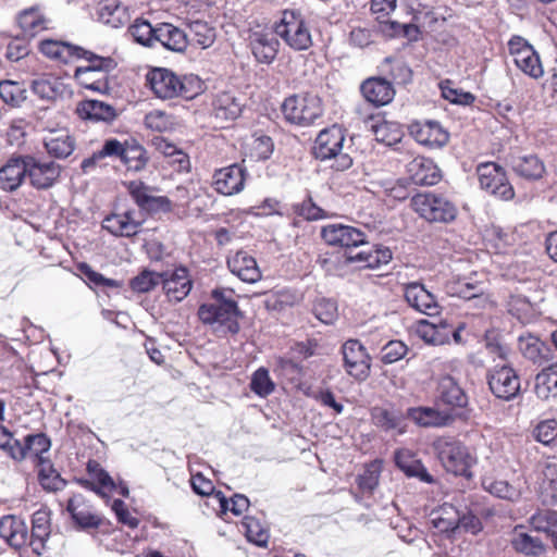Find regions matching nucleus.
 <instances>
[{
  "instance_id": "nucleus-1",
  "label": "nucleus",
  "mask_w": 557,
  "mask_h": 557,
  "mask_svg": "<svg viewBox=\"0 0 557 557\" xmlns=\"http://www.w3.org/2000/svg\"><path fill=\"white\" fill-rule=\"evenodd\" d=\"M212 302L203 304L198 309V317L205 324L224 327L235 334L239 331L237 318L239 310L234 299V292L226 288L212 290Z\"/></svg>"
},
{
  "instance_id": "nucleus-2",
  "label": "nucleus",
  "mask_w": 557,
  "mask_h": 557,
  "mask_svg": "<svg viewBox=\"0 0 557 557\" xmlns=\"http://www.w3.org/2000/svg\"><path fill=\"white\" fill-rule=\"evenodd\" d=\"M147 81L153 94L160 99H191L201 90V81L197 76L180 77L168 69L152 70L148 73Z\"/></svg>"
},
{
  "instance_id": "nucleus-3",
  "label": "nucleus",
  "mask_w": 557,
  "mask_h": 557,
  "mask_svg": "<svg viewBox=\"0 0 557 557\" xmlns=\"http://www.w3.org/2000/svg\"><path fill=\"white\" fill-rule=\"evenodd\" d=\"M50 446V440L44 433L27 435L24 444H22L24 459L30 460L38 468L41 485L47 490L58 491L64 487L66 482L53 469L46 457Z\"/></svg>"
},
{
  "instance_id": "nucleus-4",
  "label": "nucleus",
  "mask_w": 557,
  "mask_h": 557,
  "mask_svg": "<svg viewBox=\"0 0 557 557\" xmlns=\"http://www.w3.org/2000/svg\"><path fill=\"white\" fill-rule=\"evenodd\" d=\"M73 55L84 58L89 63L86 66L76 67L74 76L78 84L86 89L107 92L109 90L107 73L116 66L114 60L96 55L90 51L72 45Z\"/></svg>"
},
{
  "instance_id": "nucleus-5",
  "label": "nucleus",
  "mask_w": 557,
  "mask_h": 557,
  "mask_svg": "<svg viewBox=\"0 0 557 557\" xmlns=\"http://www.w3.org/2000/svg\"><path fill=\"white\" fill-rule=\"evenodd\" d=\"M274 32L294 51H305L313 45L310 24L299 11H283Z\"/></svg>"
},
{
  "instance_id": "nucleus-6",
  "label": "nucleus",
  "mask_w": 557,
  "mask_h": 557,
  "mask_svg": "<svg viewBox=\"0 0 557 557\" xmlns=\"http://www.w3.org/2000/svg\"><path fill=\"white\" fill-rule=\"evenodd\" d=\"M345 135L339 126L333 125L319 133L315 138L313 153L322 161L333 160L331 168L336 171H346L352 165V159L343 152Z\"/></svg>"
},
{
  "instance_id": "nucleus-7",
  "label": "nucleus",
  "mask_w": 557,
  "mask_h": 557,
  "mask_svg": "<svg viewBox=\"0 0 557 557\" xmlns=\"http://www.w3.org/2000/svg\"><path fill=\"white\" fill-rule=\"evenodd\" d=\"M413 210L429 222L448 223L457 215L456 206L442 195L435 193L418 194L411 199Z\"/></svg>"
},
{
  "instance_id": "nucleus-8",
  "label": "nucleus",
  "mask_w": 557,
  "mask_h": 557,
  "mask_svg": "<svg viewBox=\"0 0 557 557\" xmlns=\"http://www.w3.org/2000/svg\"><path fill=\"white\" fill-rule=\"evenodd\" d=\"M285 119L297 125H309L322 115L321 99L317 95H295L282 104Z\"/></svg>"
},
{
  "instance_id": "nucleus-9",
  "label": "nucleus",
  "mask_w": 557,
  "mask_h": 557,
  "mask_svg": "<svg viewBox=\"0 0 557 557\" xmlns=\"http://www.w3.org/2000/svg\"><path fill=\"white\" fill-rule=\"evenodd\" d=\"M437 457L447 472L455 475L470 476V467L473 458L469 454L467 447L460 442L438 438L434 443Z\"/></svg>"
},
{
  "instance_id": "nucleus-10",
  "label": "nucleus",
  "mask_w": 557,
  "mask_h": 557,
  "mask_svg": "<svg viewBox=\"0 0 557 557\" xmlns=\"http://www.w3.org/2000/svg\"><path fill=\"white\" fill-rule=\"evenodd\" d=\"M476 172L482 189L502 200L507 201L513 198V187L502 166L493 162L482 163L478 166Z\"/></svg>"
},
{
  "instance_id": "nucleus-11",
  "label": "nucleus",
  "mask_w": 557,
  "mask_h": 557,
  "mask_svg": "<svg viewBox=\"0 0 557 557\" xmlns=\"http://www.w3.org/2000/svg\"><path fill=\"white\" fill-rule=\"evenodd\" d=\"M510 54L517 67L525 75L537 79L544 74V70L539 54L523 38L512 37L508 42Z\"/></svg>"
},
{
  "instance_id": "nucleus-12",
  "label": "nucleus",
  "mask_w": 557,
  "mask_h": 557,
  "mask_svg": "<svg viewBox=\"0 0 557 557\" xmlns=\"http://www.w3.org/2000/svg\"><path fill=\"white\" fill-rule=\"evenodd\" d=\"M342 352L347 373L357 380H366L370 372L371 359L362 344L357 339H349L343 345Z\"/></svg>"
},
{
  "instance_id": "nucleus-13",
  "label": "nucleus",
  "mask_w": 557,
  "mask_h": 557,
  "mask_svg": "<svg viewBox=\"0 0 557 557\" xmlns=\"http://www.w3.org/2000/svg\"><path fill=\"white\" fill-rule=\"evenodd\" d=\"M408 131L418 144L429 148H442L449 140V133L433 120L413 121Z\"/></svg>"
},
{
  "instance_id": "nucleus-14",
  "label": "nucleus",
  "mask_w": 557,
  "mask_h": 557,
  "mask_svg": "<svg viewBox=\"0 0 557 557\" xmlns=\"http://www.w3.org/2000/svg\"><path fill=\"white\" fill-rule=\"evenodd\" d=\"M488 386L497 398L510 400L520 391V379L511 367H495L488 373Z\"/></svg>"
},
{
  "instance_id": "nucleus-15",
  "label": "nucleus",
  "mask_w": 557,
  "mask_h": 557,
  "mask_svg": "<svg viewBox=\"0 0 557 557\" xmlns=\"http://www.w3.org/2000/svg\"><path fill=\"white\" fill-rule=\"evenodd\" d=\"M246 178V169L242 164L234 163L214 172L212 186L221 195L233 196L244 189Z\"/></svg>"
},
{
  "instance_id": "nucleus-16",
  "label": "nucleus",
  "mask_w": 557,
  "mask_h": 557,
  "mask_svg": "<svg viewBox=\"0 0 557 557\" xmlns=\"http://www.w3.org/2000/svg\"><path fill=\"white\" fill-rule=\"evenodd\" d=\"M321 236L331 246L357 247L367 243V236L360 228L339 223L324 225Z\"/></svg>"
},
{
  "instance_id": "nucleus-17",
  "label": "nucleus",
  "mask_w": 557,
  "mask_h": 557,
  "mask_svg": "<svg viewBox=\"0 0 557 557\" xmlns=\"http://www.w3.org/2000/svg\"><path fill=\"white\" fill-rule=\"evenodd\" d=\"M128 191L137 206L150 213L170 212L172 201L165 196H156L149 186L141 182H131Z\"/></svg>"
},
{
  "instance_id": "nucleus-18",
  "label": "nucleus",
  "mask_w": 557,
  "mask_h": 557,
  "mask_svg": "<svg viewBox=\"0 0 557 557\" xmlns=\"http://www.w3.org/2000/svg\"><path fill=\"white\" fill-rule=\"evenodd\" d=\"M143 221L136 216L135 210L114 212L106 216L102 227L110 234L121 237H132L139 233Z\"/></svg>"
},
{
  "instance_id": "nucleus-19",
  "label": "nucleus",
  "mask_w": 557,
  "mask_h": 557,
  "mask_svg": "<svg viewBox=\"0 0 557 557\" xmlns=\"http://www.w3.org/2000/svg\"><path fill=\"white\" fill-rule=\"evenodd\" d=\"M404 296L408 305L421 313L433 315L438 312L435 296L421 283L412 282L407 284Z\"/></svg>"
},
{
  "instance_id": "nucleus-20",
  "label": "nucleus",
  "mask_w": 557,
  "mask_h": 557,
  "mask_svg": "<svg viewBox=\"0 0 557 557\" xmlns=\"http://www.w3.org/2000/svg\"><path fill=\"white\" fill-rule=\"evenodd\" d=\"M249 47L258 62L270 64L278 52V40L270 32L256 30L249 35Z\"/></svg>"
},
{
  "instance_id": "nucleus-21",
  "label": "nucleus",
  "mask_w": 557,
  "mask_h": 557,
  "mask_svg": "<svg viewBox=\"0 0 557 557\" xmlns=\"http://www.w3.org/2000/svg\"><path fill=\"white\" fill-rule=\"evenodd\" d=\"M0 537L11 547L20 549L29 545L28 528L23 519L17 516H4L0 520Z\"/></svg>"
},
{
  "instance_id": "nucleus-22",
  "label": "nucleus",
  "mask_w": 557,
  "mask_h": 557,
  "mask_svg": "<svg viewBox=\"0 0 557 557\" xmlns=\"http://www.w3.org/2000/svg\"><path fill=\"white\" fill-rule=\"evenodd\" d=\"M371 418L374 425L385 432L394 431L398 435L407 432V412L404 413L394 407H374L371 410Z\"/></svg>"
},
{
  "instance_id": "nucleus-23",
  "label": "nucleus",
  "mask_w": 557,
  "mask_h": 557,
  "mask_svg": "<svg viewBox=\"0 0 557 557\" xmlns=\"http://www.w3.org/2000/svg\"><path fill=\"white\" fill-rule=\"evenodd\" d=\"M408 419L421 428H443L453 423L454 416L448 410L433 407H412L407 410Z\"/></svg>"
},
{
  "instance_id": "nucleus-24",
  "label": "nucleus",
  "mask_w": 557,
  "mask_h": 557,
  "mask_svg": "<svg viewBox=\"0 0 557 557\" xmlns=\"http://www.w3.org/2000/svg\"><path fill=\"white\" fill-rule=\"evenodd\" d=\"M163 290L171 301H182L189 294L193 282L185 268H178L172 273L162 274Z\"/></svg>"
},
{
  "instance_id": "nucleus-25",
  "label": "nucleus",
  "mask_w": 557,
  "mask_h": 557,
  "mask_svg": "<svg viewBox=\"0 0 557 557\" xmlns=\"http://www.w3.org/2000/svg\"><path fill=\"white\" fill-rule=\"evenodd\" d=\"M406 171L408 178L414 185H434L440 178V170L436 164L424 157L412 159L407 165Z\"/></svg>"
},
{
  "instance_id": "nucleus-26",
  "label": "nucleus",
  "mask_w": 557,
  "mask_h": 557,
  "mask_svg": "<svg viewBox=\"0 0 557 557\" xmlns=\"http://www.w3.org/2000/svg\"><path fill=\"white\" fill-rule=\"evenodd\" d=\"M230 271L246 283H256L261 278L257 261L246 251H237L227 259Z\"/></svg>"
},
{
  "instance_id": "nucleus-27",
  "label": "nucleus",
  "mask_w": 557,
  "mask_h": 557,
  "mask_svg": "<svg viewBox=\"0 0 557 557\" xmlns=\"http://www.w3.org/2000/svg\"><path fill=\"white\" fill-rule=\"evenodd\" d=\"M60 174V169L53 162H39L27 157V175L30 184L39 189L49 188Z\"/></svg>"
},
{
  "instance_id": "nucleus-28",
  "label": "nucleus",
  "mask_w": 557,
  "mask_h": 557,
  "mask_svg": "<svg viewBox=\"0 0 557 557\" xmlns=\"http://www.w3.org/2000/svg\"><path fill=\"white\" fill-rule=\"evenodd\" d=\"M392 260V251L388 247L375 246L370 250H362L357 253H347L346 261L356 264L359 269H376L387 264Z\"/></svg>"
},
{
  "instance_id": "nucleus-29",
  "label": "nucleus",
  "mask_w": 557,
  "mask_h": 557,
  "mask_svg": "<svg viewBox=\"0 0 557 557\" xmlns=\"http://www.w3.org/2000/svg\"><path fill=\"white\" fill-rule=\"evenodd\" d=\"M361 92L367 101L375 106L389 103L395 95L393 85L384 78H368L361 85Z\"/></svg>"
},
{
  "instance_id": "nucleus-30",
  "label": "nucleus",
  "mask_w": 557,
  "mask_h": 557,
  "mask_svg": "<svg viewBox=\"0 0 557 557\" xmlns=\"http://www.w3.org/2000/svg\"><path fill=\"white\" fill-rule=\"evenodd\" d=\"M27 174V157L10 159L0 169V188L5 191H13L21 186Z\"/></svg>"
},
{
  "instance_id": "nucleus-31",
  "label": "nucleus",
  "mask_w": 557,
  "mask_h": 557,
  "mask_svg": "<svg viewBox=\"0 0 557 557\" xmlns=\"http://www.w3.org/2000/svg\"><path fill=\"white\" fill-rule=\"evenodd\" d=\"M87 472L90 480L78 479L77 482L88 487L101 496H107L108 493L115 491L116 485L112 478L100 467L96 461L89 460L87 462Z\"/></svg>"
},
{
  "instance_id": "nucleus-32",
  "label": "nucleus",
  "mask_w": 557,
  "mask_h": 557,
  "mask_svg": "<svg viewBox=\"0 0 557 557\" xmlns=\"http://www.w3.org/2000/svg\"><path fill=\"white\" fill-rule=\"evenodd\" d=\"M156 41H159L164 48L176 52H183L189 44L188 35L170 23H161L157 26Z\"/></svg>"
},
{
  "instance_id": "nucleus-33",
  "label": "nucleus",
  "mask_w": 557,
  "mask_h": 557,
  "mask_svg": "<svg viewBox=\"0 0 557 557\" xmlns=\"http://www.w3.org/2000/svg\"><path fill=\"white\" fill-rule=\"evenodd\" d=\"M98 18L113 28L121 27L129 21L127 8L119 0H102L97 9Z\"/></svg>"
},
{
  "instance_id": "nucleus-34",
  "label": "nucleus",
  "mask_w": 557,
  "mask_h": 557,
  "mask_svg": "<svg viewBox=\"0 0 557 557\" xmlns=\"http://www.w3.org/2000/svg\"><path fill=\"white\" fill-rule=\"evenodd\" d=\"M77 276L91 288L102 292H114L117 294L123 286L121 281L104 277L102 274L92 270L89 264L84 262L77 264Z\"/></svg>"
},
{
  "instance_id": "nucleus-35",
  "label": "nucleus",
  "mask_w": 557,
  "mask_h": 557,
  "mask_svg": "<svg viewBox=\"0 0 557 557\" xmlns=\"http://www.w3.org/2000/svg\"><path fill=\"white\" fill-rule=\"evenodd\" d=\"M242 102L231 92H221L212 102L213 115L221 122L234 121L242 113Z\"/></svg>"
},
{
  "instance_id": "nucleus-36",
  "label": "nucleus",
  "mask_w": 557,
  "mask_h": 557,
  "mask_svg": "<svg viewBox=\"0 0 557 557\" xmlns=\"http://www.w3.org/2000/svg\"><path fill=\"white\" fill-rule=\"evenodd\" d=\"M76 113L83 120L111 122L116 117L115 109L101 101L86 100L77 106Z\"/></svg>"
},
{
  "instance_id": "nucleus-37",
  "label": "nucleus",
  "mask_w": 557,
  "mask_h": 557,
  "mask_svg": "<svg viewBox=\"0 0 557 557\" xmlns=\"http://www.w3.org/2000/svg\"><path fill=\"white\" fill-rule=\"evenodd\" d=\"M32 533L29 546L37 555H41L46 547V541L50 535L49 516L45 511H36L32 519Z\"/></svg>"
},
{
  "instance_id": "nucleus-38",
  "label": "nucleus",
  "mask_w": 557,
  "mask_h": 557,
  "mask_svg": "<svg viewBox=\"0 0 557 557\" xmlns=\"http://www.w3.org/2000/svg\"><path fill=\"white\" fill-rule=\"evenodd\" d=\"M32 89L41 99L57 100L66 94L67 84L62 77L47 76L35 79Z\"/></svg>"
},
{
  "instance_id": "nucleus-39",
  "label": "nucleus",
  "mask_w": 557,
  "mask_h": 557,
  "mask_svg": "<svg viewBox=\"0 0 557 557\" xmlns=\"http://www.w3.org/2000/svg\"><path fill=\"white\" fill-rule=\"evenodd\" d=\"M510 165L519 176L527 180H539L545 172L544 163L534 154L512 156Z\"/></svg>"
},
{
  "instance_id": "nucleus-40",
  "label": "nucleus",
  "mask_w": 557,
  "mask_h": 557,
  "mask_svg": "<svg viewBox=\"0 0 557 557\" xmlns=\"http://www.w3.org/2000/svg\"><path fill=\"white\" fill-rule=\"evenodd\" d=\"M395 462L408 476H417L426 483L432 482V476L428 473L422 462L416 458L411 450H397L395 453Z\"/></svg>"
},
{
  "instance_id": "nucleus-41",
  "label": "nucleus",
  "mask_w": 557,
  "mask_h": 557,
  "mask_svg": "<svg viewBox=\"0 0 557 557\" xmlns=\"http://www.w3.org/2000/svg\"><path fill=\"white\" fill-rule=\"evenodd\" d=\"M534 392L543 400L557 397V362L536 374Z\"/></svg>"
},
{
  "instance_id": "nucleus-42",
  "label": "nucleus",
  "mask_w": 557,
  "mask_h": 557,
  "mask_svg": "<svg viewBox=\"0 0 557 557\" xmlns=\"http://www.w3.org/2000/svg\"><path fill=\"white\" fill-rule=\"evenodd\" d=\"M438 393L442 401L450 407L463 408L468 398L454 377L445 375L438 382Z\"/></svg>"
},
{
  "instance_id": "nucleus-43",
  "label": "nucleus",
  "mask_w": 557,
  "mask_h": 557,
  "mask_svg": "<svg viewBox=\"0 0 557 557\" xmlns=\"http://www.w3.org/2000/svg\"><path fill=\"white\" fill-rule=\"evenodd\" d=\"M17 21L23 33L30 37L47 29L49 24V20L38 7H33L21 12Z\"/></svg>"
},
{
  "instance_id": "nucleus-44",
  "label": "nucleus",
  "mask_w": 557,
  "mask_h": 557,
  "mask_svg": "<svg viewBox=\"0 0 557 557\" xmlns=\"http://www.w3.org/2000/svg\"><path fill=\"white\" fill-rule=\"evenodd\" d=\"M121 161L128 170L141 171L148 162L147 151L136 139H125V148Z\"/></svg>"
},
{
  "instance_id": "nucleus-45",
  "label": "nucleus",
  "mask_w": 557,
  "mask_h": 557,
  "mask_svg": "<svg viewBox=\"0 0 557 557\" xmlns=\"http://www.w3.org/2000/svg\"><path fill=\"white\" fill-rule=\"evenodd\" d=\"M102 522V516L95 510L72 508V529L90 533Z\"/></svg>"
},
{
  "instance_id": "nucleus-46",
  "label": "nucleus",
  "mask_w": 557,
  "mask_h": 557,
  "mask_svg": "<svg viewBox=\"0 0 557 557\" xmlns=\"http://www.w3.org/2000/svg\"><path fill=\"white\" fill-rule=\"evenodd\" d=\"M482 485L485 491L498 498L515 502L521 496L520 488L509 484L505 480H495L493 478L485 476L482 481Z\"/></svg>"
},
{
  "instance_id": "nucleus-47",
  "label": "nucleus",
  "mask_w": 557,
  "mask_h": 557,
  "mask_svg": "<svg viewBox=\"0 0 557 557\" xmlns=\"http://www.w3.org/2000/svg\"><path fill=\"white\" fill-rule=\"evenodd\" d=\"M189 42L193 45H197L201 49H207L215 40V32L214 28L211 27L207 22L203 21H194L189 23Z\"/></svg>"
},
{
  "instance_id": "nucleus-48",
  "label": "nucleus",
  "mask_w": 557,
  "mask_h": 557,
  "mask_svg": "<svg viewBox=\"0 0 557 557\" xmlns=\"http://www.w3.org/2000/svg\"><path fill=\"white\" fill-rule=\"evenodd\" d=\"M511 545L515 550L531 556H539L545 550V546L539 537L517 530L511 539Z\"/></svg>"
},
{
  "instance_id": "nucleus-49",
  "label": "nucleus",
  "mask_w": 557,
  "mask_h": 557,
  "mask_svg": "<svg viewBox=\"0 0 557 557\" xmlns=\"http://www.w3.org/2000/svg\"><path fill=\"white\" fill-rule=\"evenodd\" d=\"M45 146L49 154L55 158L70 156V135L67 131L51 132L45 138Z\"/></svg>"
},
{
  "instance_id": "nucleus-50",
  "label": "nucleus",
  "mask_w": 557,
  "mask_h": 557,
  "mask_svg": "<svg viewBox=\"0 0 557 557\" xmlns=\"http://www.w3.org/2000/svg\"><path fill=\"white\" fill-rule=\"evenodd\" d=\"M124 148H125V140L121 141L115 138L107 139L103 143L102 148L100 150L95 152L91 158L83 161L82 166L84 169H86L90 165H94L97 161H99L103 158H107V157H111V158L114 157V158H119L120 160H122V157L124 153Z\"/></svg>"
},
{
  "instance_id": "nucleus-51",
  "label": "nucleus",
  "mask_w": 557,
  "mask_h": 557,
  "mask_svg": "<svg viewBox=\"0 0 557 557\" xmlns=\"http://www.w3.org/2000/svg\"><path fill=\"white\" fill-rule=\"evenodd\" d=\"M375 137L379 141L392 146L401 140L403 131L396 122L382 121L373 126Z\"/></svg>"
},
{
  "instance_id": "nucleus-52",
  "label": "nucleus",
  "mask_w": 557,
  "mask_h": 557,
  "mask_svg": "<svg viewBox=\"0 0 557 557\" xmlns=\"http://www.w3.org/2000/svg\"><path fill=\"white\" fill-rule=\"evenodd\" d=\"M40 51L51 60L66 64L70 58V44L67 41L46 39L40 42Z\"/></svg>"
},
{
  "instance_id": "nucleus-53",
  "label": "nucleus",
  "mask_w": 557,
  "mask_h": 557,
  "mask_svg": "<svg viewBox=\"0 0 557 557\" xmlns=\"http://www.w3.org/2000/svg\"><path fill=\"white\" fill-rule=\"evenodd\" d=\"M0 98L13 107L21 106L26 100V89L17 82H0Z\"/></svg>"
},
{
  "instance_id": "nucleus-54",
  "label": "nucleus",
  "mask_w": 557,
  "mask_h": 557,
  "mask_svg": "<svg viewBox=\"0 0 557 557\" xmlns=\"http://www.w3.org/2000/svg\"><path fill=\"white\" fill-rule=\"evenodd\" d=\"M242 527L249 542L258 546H264L268 543L269 534L262 523L253 517H245Z\"/></svg>"
},
{
  "instance_id": "nucleus-55",
  "label": "nucleus",
  "mask_w": 557,
  "mask_h": 557,
  "mask_svg": "<svg viewBox=\"0 0 557 557\" xmlns=\"http://www.w3.org/2000/svg\"><path fill=\"white\" fill-rule=\"evenodd\" d=\"M129 34L138 44L144 46H152L157 38V26L153 27L151 24L141 18H137L129 27Z\"/></svg>"
},
{
  "instance_id": "nucleus-56",
  "label": "nucleus",
  "mask_w": 557,
  "mask_h": 557,
  "mask_svg": "<svg viewBox=\"0 0 557 557\" xmlns=\"http://www.w3.org/2000/svg\"><path fill=\"white\" fill-rule=\"evenodd\" d=\"M530 523L536 531L545 532L550 537L552 533L557 532V511L539 510L530 518Z\"/></svg>"
},
{
  "instance_id": "nucleus-57",
  "label": "nucleus",
  "mask_w": 557,
  "mask_h": 557,
  "mask_svg": "<svg viewBox=\"0 0 557 557\" xmlns=\"http://www.w3.org/2000/svg\"><path fill=\"white\" fill-rule=\"evenodd\" d=\"M0 449L15 461L24 460L22 443L3 425H0Z\"/></svg>"
},
{
  "instance_id": "nucleus-58",
  "label": "nucleus",
  "mask_w": 557,
  "mask_h": 557,
  "mask_svg": "<svg viewBox=\"0 0 557 557\" xmlns=\"http://www.w3.org/2000/svg\"><path fill=\"white\" fill-rule=\"evenodd\" d=\"M519 349L522 355L533 362H541L543 359L544 343L537 337L527 336L519 338Z\"/></svg>"
},
{
  "instance_id": "nucleus-59",
  "label": "nucleus",
  "mask_w": 557,
  "mask_h": 557,
  "mask_svg": "<svg viewBox=\"0 0 557 557\" xmlns=\"http://www.w3.org/2000/svg\"><path fill=\"white\" fill-rule=\"evenodd\" d=\"M214 496L219 500L222 512L230 510L235 516H239L249 507V499L243 494H235L231 499H227L222 492H218Z\"/></svg>"
},
{
  "instance_id": "nucleus-60",
  "label": "nucleus",
  "mask_w": 557,
  "mask_h": 557,
  "mask_svg": "<svg viewBox=\"0 0 557 557\" xmlns=\"http://www.w3.org/2000/svg\"><path fill=\"white\" fill-rule=\"evenodd\" d=\"M274 383L269 375V371L264 368H259L251 377L250 388L260 397H265L274 391Z\"/></svg>"
},
{
  "instance_id": "nucleus-61",
  "label": "nucleus",
  "mask_w": 557,
  "mask_h": 557,
  "mask_svg": "<svg viewBox=\"0 0 557 557\" xmlns=\"http://www.w3.org/2000/svg\"><path fill=\"white\" fill-rule=\"evenodd\" d=\"M418 332L428 344L444 345L449 342V333L446 332V326L425 323L420 326Z\"/></svg>"
},
{
  "instance_id": "nucleus-62",
  "label": "nucleus",
  "mask_w": 557,
  "mask_h": 557,
  "mask_svg": "<svg viewBox=\"0 0 557 557\" xmlns=\"http://www.w3.org/2000/svg\"><path fill=\"white\" fill-rule=\"evenodd\" d=\"M313 313L322 323L332 324L338 318L337 305L331 299H320L313 307Z\"/></svg>"
},
{
  "instance_id": "nucleus-63",
  "label": "nucleus",
  "mask_w": 557,
  "mask_h": 557,
  "mask_svg": "<svg viewBox=\"0 0 557 557\" xmlns=\"http://www.w3.org/2000/svg\"><path fill=\"white\" fill-rule=\"evenodd\" d=\"M162 274L143 271L131 281V287L137 293H147L161 282Z\"/></svg>"
},
{
  "instance_id": "nucleus-64",
  "label": "nucleus",
  "mask_w": 557,
  "mask_h": 557,
  "mask_svg": "<svg viewBox=\"0 0 557 557\" xmlns=\"http://www.w3.org/2000/svg\"><path fill=\"white\" fill-rule=\"evenodd\" d=\"M407 346L400 341L388 342L381 351V360L385 364L394 363L406 356Z\"/></svg>"
}]
</instances>
